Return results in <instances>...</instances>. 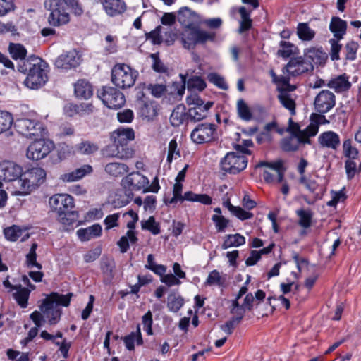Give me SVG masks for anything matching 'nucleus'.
<instances>
[{"mask_svg": "<svg viewBox=\"0 0 361 361\" xmlns=\"http://www.w3.org/2000/svg\"><path fill=\"white\" fill-rule=\"evenodd\" d=\"M73 295V294L72 293H68L66 295L60 294L56 292L51 293V296L54 298L56 307L58 305H61L63 307L69 306Z\"/></svg>", "mask_w": 361, "mask_h": 361, "instance_id": "51", "label": "nucleus"}, {"mask_svg": "<svg viewBox=\"0 0 361 361\" xmlns=\"http://www.w3.org/2000/svg\"><path fill=\"white\" fill-rule=\"evenodd\" d=\"M212 220L215 224L217 232H224L226 228L229 226L230 221L222 215L214 214Z\"/></svg>", "mask_w": 361, "mask_h": 361, "instance_id": "52", "label": "nucleus"}, {"mask_svg": "<svg viewBox=\"0 0 361 361\" xmlns=\"http://www.w3.org/2000/svg\"><path fill=\"white\" fill-rule=\"evenodd\" d=\"M188 115L186 106L183 104L177 105L171 114V124L174 127H178L185 121L188 122L189 118Z\"/></svg>", "mask_w": 361, "mask_h": 361, "instance_id": "25", "label": "nucleus"}, {"mask_svg": "<svg viewBox=\"0 0 361 361\" xmlns=\"http://www.w3.org/2000/svg\"><path fill=\"white\" fill-rule=\"evenodd\" d=\"M247 163L248 159L245 155L229 152L220 160L219 167L224 173L237 175L246 169Z\"/></svg>", "mask_w": 361, "mask_h": 361, "instance_id": "5", "label": "nucleus"}, {"mask_svg": "<svg viewBox=\"0 0 361 361\" xmlns=\"http://www.w3.org/2000/svg\"><path fill=\"white\" fill-rule=\"evenodd\" d=\"M327 87L334 89L336 93L348 91L352 85L349 81V77L346 73L338 75L335 78H332L327 83Z\"/></svg>", "mask_w": 361, "mask_h": 361, "instance_id": "21", "label": "nucleus"}, {"mask_svg": "<svg viewBox=\"0 0 361 361\" xmlns=\"http://www.w3.org/2000/svg\"><path fill=\"white\" fill-rule=\"evenodd\" d=\"M97 97L109 109H118L126 103L124 94L113 87H103L97 91Z\"/></svg>", "mask_w": 361, "mask_h": 361, "instance_id": "7", "label": "nucleus"}, {"mask_svg": "<svg viewBox=\"0 0 361 361\" xmlns=\"http://www.w3.org/2000/svg\"><path fill=\"white\" fill-rule=\"evenodd\" d=\"M23 175L27 176L28 182L35 189L42 184L46 179V171L40 167H33L27 170Z\"/></svg>", "mask_w": 361, "mask_h": 361, "instance_id": "23", "label": "nucleus"}, {"mask_svg": "<svg viewBox=\"0 0 361 361\" xmlns=\"http://www.w3.org/2000/svg\"><path fill=\"white\" fill-rule=\"evenodd\" d=\"M39 307L40 310L47 316V317H49L50 310L57 307L54 298L51 296V293L43 300Z\"/></svg>", "mask_w": 361, "mask_h": 361, "instance_id": "58", "label": "nucleus"}, {"mask_svg": "<svg viewBox=\"0 0 361 361\" xmlns=\"http://www.w3.org/2000/svg\"><path fill=\"white\" fill-rule=\"evenodd\" d=\"M8 51L11 58L14 60L21 61L27 55V50L25 47L18 43L11 42L8 45Z\"/></svg>", "mask_w": 361, "mask_h": 361, "instance_id": "39", "label": "nucleus"}, {"mask_svg": "<svg viewBox=\"0 0 361 361\" xmlns=\"http://www.w3.org/2000/svg\"><path fill=\"white\" fill-rule=\"evenodd\" d=\"M343 154L348 159H357L359 156V151L356 147L352 146V140L346 139L343 143Z\"/></svg>", "mask_w": 361, "mask_h": 361, "instance_id": "48", "label": "nucleus"}, {"mask_svg": "<svg viewBox=\"0 0 361 361\" xmlns=\"http://www.w3.org/2000/svg\"><path fill=\"white\" fill-rule=\"evenodd\" d=\"M347 22L338 16H333L329 25L330 31L334 33L335 39H342L346 33Z\"/></svg>", "mask_w": 361, "mask_h": 361, "instance_id": "27", "label": "nucleus"}, {"mask_svg": "<svg viewBox=\"0 0 361 361\" xmlns=\"http://www.w3.org/2000/svg\"><path fill=\"white\" fill-rule=\"evenodd\" d=\"M4 233L7 240L15 242L22 235V230L19 226L13 225L11 227L6 228L4 230Z\"/></svg>", "mask_w": 361, "mask_h": 361, "instance_id": "53", "label": "nucleus"}, {"mask_svg": "<svg viewBox=\"0 0 361 361\" xmlns=\"http://www.w3.org/2000/svg\"><path fill=\"white\" fill-rule=\"evenodd\" d=\"M214 105L213 102H207L204 106H194L189 108L188 116L189 121L196 123L205 119L207 117L209 109Z\"/></svg>", "mask_w": 361, "mask_h": 361, "instance_id": "19", "label": "nucleus"}, {"mask_svg": "<svg viewBox=\"0 0 361 361\" xmlns=\"http://www.w3.org/2000/svg\"><path fill=\"white\" fill-rule=\"evenodd\" d=\"M149 183L148 178L139 171H133L123 178L121 185L128 197L133 196V191H139Z\"/></svg>", "mask_w": 361, "mask_h": 361, "instance_id": "8", "label": "nucleus"}, {"mask_svg": "<svg viewBox=\"0 0 361 361\" xmlns=\"http://www.w3.org/2000/svg\"><path fill=\"white\" fill-rule=\"evenodd\" d=\"M101 254H102V247L100 246H97L94 249L89 250L84 255V256H83L84 261L86 263L92 262L95 261L97 259H98L99 257L101 255Z\"/></svg>", "mask_w": 361, "mask_h": 361, "instance_id": "64", "label": "nucleus"}, {"mask_svg": "<svg viewBox=\"0 0 361 361\" xmlns=\"http://www.w3.org/2000/svg\"><path fill=\"white\" fill-rule=\"evenodd\" d=\"M298 142V137H293L288 135L282 138L280 141V147L284 152H297L299 148V142Z\"/></svg>", "mask_w": 361, "mask_h": 361, "instance_id": "34", "label": "nucleus"}, {"mask_svg": "<svg viewBox=\"0 0 361 361\" xmlns=\"http://www.w3.org/2000/svg\"><path fill=\"white\" fill-rule=\"evenodd\" d=\"M102 231V226L99 224H95L85 228H80L77 231V235L81 241H87L91 238L99 237Z\"/></svg>", "mask_w": 361, "mask_h": 361, "instance_id": "28", "label": "nucleus"}, {"mask_svg": "<svg viewBox=\"0 0 361 361\" xmlns=\"http://www.w3.org/2000/svg\"><path fill=\"white\" fill-rule=\"evenodd\" d=\"M298 183L304 185L307 190L314 194L316 200L322 199L326 192L325 187L319 185L315 180L308 179L307 176H300Z\"/></svg>", "mask_w": 361, "mask_h": 361, "instance_id": "18", "label": "nucleus"}, {"mask_svg": "<svg viewBox=\"0 0 361 361\" xmlns=\"http://www.w3.org/2000/svg\"><path fill=\"white\" fill-rule=\"evenodd\" d=\"M341 39H331L329 43L331 44L330 56L332 61H338L340 59L339 52L342 48V44L339 43Z\"/></svg>", "mask_w": 361, "mask_h": 361, "instance_id": "57", "label": "nucleus"}, {"mask_svg": "<svg viewBox=\"0 0 361 361\" xmlns=\"http://www.w3.org/2000/svg\"><path fill=\"white\" fill-rule=\"evenodd\" d=\"M14 127L18 133L30 139L42 136L43 130L42 124L39 121L26 118H18L14 123Z\"/></svg>", "mask_w": 361, "mask_h": 361, "instance_id": "9", "label": "nucleus"}, {"mask_svg": "<svg viewBox=\"0 0 361 361\" xmlns=\"http://www.w3.org/2000/svg\"><path fill=\"white\" fill-rule=\"evenodd\" d=\"M196 44H204L207 41L213 42L215 39L216 35L214 32H207L206 31L202 30L199 28L198 32L196 35Z\"/></svg>", "mask_w": 361, "mask_h": 361, "instance_id": "61", "label": "nucleus"}, {"mask_svg": "<svg viewBox=\"0 0 361 361\" xmlns=\"http://www.w3.org/2000/svg\"><path fill=\"white\" fill-rule=\"evenodd\" d=\"M75 97L80 99H88L93 95V87L85 79L78 80L74 85Z\"/></svg>", "mask_w": 361, "mask_h": 361, "instance_id": "20", "label": "nucleus"}, {"mask_svg": "<svg viewBox=\"0 0 361 361\" xmlns=\"http://www.w3.org/2000/svg\"><path fill=\"white\" fill-rule=\"evenodd\" d=\"M297 35L302 41H310L315 36V32L312 30L307 23H300L297 27Z\"/></svg>", "mask_w": 361, "mask_h": 361, "instance_id": "40", "label": "nucleus"}, {"mask_svg": "<svg viewBox=\"0 0 361 361\" xmlns=\"http://www.w3.org/2000/svg\"><path fill=\"white\" fill-rule=\"evenodd\" d=\"M137 71L126 63H116L111 69V82L121 89L130 88L134 85L138 77Z\"/></svg>", "mask_w": 361, "mask_h": 361, "instance_id": "4", "label": "nucleus"}, {"mask_svg": "<svg viewBox=\"0 0 361 361\" xmlns=\"http://www.w3.org/2000/svg\"><path fill=\"white\" fill-rule=\"evenodd\" d=\"M141 228L142 230L149 231L153 235H158L161 233L160 224L156 221L154 216H149L147 220H142Z\"/></svg>", "mask_w": 361, "mask_h": 361, "instance_id": "43", "label": "nucleus"}, {"mask_svg": "<svg viewBox=\"0 0 361 361\" xmlns=\"http://www.w3.org/2000/svg\"><path fill=\"white\" fill-rule=\"evenodd\" d=\"M32 142L27 149V157L32 160H39L47 156L54 147L52 141L46 139L34 137Z\"/></svg>", "mask_w": 361, "mask_h": 361, "instance_id": "10", "label": "nucleus"}, {"mask_svg": "<svg viewBox=\"0 0 361 361\" xmlns=\"http://www.w3.org/2000/svg\"><path fill=\"white\" fill-rule=\"evenodd\" d=\"M237 111L238 116L244 121H248L252 118V113L246 102L240 99L237 102Z\"/></svg>", "mask_w": 361, "mask_h": 361, "instance_id": "45", "label": "nucleus"}, {"mask_svg": "<svg viewBox=\"0 0 361 361\" xmlns=\"http://www.w3.org/2000/svg\"><path fill=\"white\" fill-rule=\"evenodd\" d=\"M186 28L188 29V31H185L182 37L183 46L188 49H194L196 45V35L198 32L199 27L195 25Z\"/></svg>", "mask_w": 361, "mask_h": 361, "instance_id": "31", "label": "nucleus"}, {"mask_svg": "<svg viewBox=\"0 0 361 361\" xmlns=\"http://www.w3.org/2000/svg\"><path fill=\"white\" fill-rule=\"evenodd\" d=\"M149 57L152 59V68L154 71L158 73H164L168 77L170 76L169 69L160 59L159 53L151 54Z\"/></svg>", "mask_w": 361, "mask_h": 361, "instance_id": "36", "label": "nucleus"}, {"mask_svg": "<svg viewBox=\"0 0 361 361\" xmlns=\"http://www.w3.org/2000/svg\"><path fill=\"white\" fill-rule=\"evenodd\" d=\"M98 149V145L90 141H82L75 145V150L81 154H92L97 152Z\"/></svg>", "mask_w": 361, "mask_h": 361, "instance_id": "44", "label": "nucleus"}, {"mask_svg": "<svg viewBox=\"0 0 361 361\" xmlns=\"http://www.w3.org/2000/svg\"><path fill=\"white\" fill-rule=\"evenodd\" d=\"M115 133L121 139L128 141L135 139V132L132 128H119L115 131Z\"/></svg>", "mask_w": 361, "mask_h": 361, "instance_id": "62", "label": "nucleus"}, {"mask_svg": "<svg viewBox=\"0 0 361 361\" xmlns=\"http://www.w3.org/2000/svg\"><path fill=\"white\" fill-rule=\"evenodd\" d=\"M71 8L75 15L80 16L83 13L82 7L77 0H51L49 10L48 23L51 26L59 27L70 21L68 9Z\"/></svg>", "mask_w": 361, "mask_h": 361, "instance_id": "3", "label": "nucleus"}, {"mask_svg": "<svg viewBox=\"0 0 361 361\" xmlns=\"http://www.w3.org/2000/svg\"><path fill=\"white\" fill-rule=\"evenodd\" d=\"M128 166L123 163H109L105 166V171L114 177H119L128 172Z\"/></svg>", "mask_w": 361, "mask_h": 361, "instance_id": "33", "label": "nucleus"}, {"mask_svg": "<svg viewBox=\"0 0 361 361\" xmlns=\"http://www.w3.org/2000/svg\"><path fill=\"white\" fill-rule=\"evenodd\" d=\"M164 82L165 84L167 83L166 80H164ZM185 90L184 85L178 81H173L171 83L166 85V94L172 97L179 96L181 97L184 94Z\"/></svg>", "mask_w": 361, "mask_h": 361, "instance_id": "46", "label": "nucleus"}, {"mask_svg": "<svg viewBox=\"0 0 361 361\" xmlns=\"http://www.w3.org/2000/svg\"><path fill=\"white\" fill-rule=\"evenodd\" d=\"M336 104V96L328 90H323L315 97L314 106L319 114L329 112Z\"/></svg>", "mask_w": 361, "mask_h": 361, "instance_id": "13", "label": "nucleus"}, {"mask_svg": "<svg viewBox=\"0 0 361 361\" xmlns=\"http://www.w3.org/2000/svg\"><path fill=\"white\" fill-rule=\"evenodd\" d=\"M82 61V56L76 49L66 51L57 57L54 65L59 69L69 70L78 67Z\"/></svg>", "mask_w": 361, "mask_h": 361, "instance_id": "12", "label": "nucleus"}, {"mask_svg": "<svg viewBox=\"0 0 361 361\" xmlns=\"http://www.w3.org/2000/svg\"><path fill=\"white\" fill-rule=\"evenodd\" d=\"M327 59L328 55L322 47L307 48L304 51V57L291 58L283 68V72H286L293 77L298 76L305 73L312 72L314 64L324 66Z\"/></svg>", "mask_w": 361, "mask_h": 361, "instance_id": "1", "label": "nucleus"}, {"mask_svg": "<svg viewBox=\"0 0 361 361\" xmlns=\"http://www.w3.org/2000/svg\"><path fill=\"white\" fill-rule=\"evenodd\" d=\"M116 262L112 257L103 255L100 260V269L104 276V280L111 281L114 277Z\"/></svg>", "mask_w": 361, "mask_h": 361, "instance_id": "26", "label": "nucleus"}, {"mask_svg": "<svg viewBox=\"0 0 361 361\" xmlns=\"http://www.w3.org/2000/svg\"><path fill=\"white\" fill-rule=\"evenodd\" d=\"M318 142L323 147L337 149L340 145V137L339 135L334 131H326L319 135Z\"/></svg>", "mask_w": 361, "mask_h": 361, "instance_id": "22", "label": "nucleus"}, {"mask_svg": "<svg viewBox=\"0 0 361 361\" xmlns=\"http://www.w3.org/2000/svg\"><path fill=\"white\" fill-rule=\"evenodd\" d=\"M277 98L281 105L286 109L289 110L291 116L295 115L296 103L295 101L291 97L290 94L279 93V94L277 96Z\"/></svg>", "mask_w": 361, "mask_h": 361, "instance_id": "42", "label": "nucleus"}, {"mask_svg": "<svg viewBox=\"0 0 361 361\" xmlns=\"http://www.w3.org/2000/svg\"><path fill=\"white\" fill-rule=\"evenodd\" d=\"M207 80L221 90H227L228 89V85L225 82L224 78L216 73H209Z\"/></svg>", "mask_w": 361, "mask_h": 361, "instance_id": "54", "label": "nucleus"}, {"mask_svg": "<svg viewBox=\"0 0 361 361\" xmlns=\"http://www.w3.org/2000/svg\"><path fill=\"white\" fill-rule=\"evenodd\" d=\"M14 290H16V292L13 293V298L15 299L17 304L21 308H26L28 305V300L31 290H30L28 288L23 287L20 284H18Z\"/></svg>", "mask_w": 361, "mask_h": 361, "instance_id": "29", "label": "nucleus"}, {"mask_svg": "<svg viewBox=\"0 0 361 361\" xmlns=\"http://www.w3.org/2000/svg\"><path fill=\"white\" fill-rule=\"evenodd\" d=\"M109 149L111 152V155L121 159H127L133 156L134 150L129 147L128 145H111L109 147Z\"/></svg>", "mask_w": 361, "mask_h": 361, "instance_id": "30", "label": "nucleus"}, {"mask_svg": "<svg viewBox=\"0 0 361 361\" xmlns=\"http://www.w3.org/2000/svg\"><path fill=\"white\" fill-rule=\"evenodd\" d=\"M100 3L106 13L110 17L121 15L127 9L123 0H102Z\"/></svg>", "mask_w": 361, "mask_h": 361, "instance_id": "15", "label": "nucleus"}, {"mask_svg": "<svg viewBox=\"0 0 361 361\" xmlns=\"http://www.w3.org/2000/svg\"><path fill=\"white\" fill-rule=\"evenodd\" d=\"M44 63V61L39 56L34 54L30 55L27 58H24L18 63L17 66L18 71L27 75L32 71L39 65Z\"/></svg>", "mask_w": 361, "mask_h": 361, "instance_id": "17", "label": "nucleus"}, {"mask_svg": "<svg viewBox=\"0 0 361 361\" xmlns=\"http://www.w3.org/2000/svg\"><path fill=\"white\" fill-rule=\"evenodd\" d=\"M49 205L52 211L56 213L58 221L64 225H72L77 221L78 212L73 210L74 199L68 194H55L49 198Z\"/></svg>", "mask_w": 361, "mask_h": 361, "instance_id": "2", "label": "nucleus"}, {"mask_svg": "<svg viewBox=\"0 0 361 361\" xmlns=\"http://www.w3.org/2000/svg\"><path fill=\"white\" fill-rule=\"evenodd\" d=\"M18 186L19 190L16 192L17 195H25L30 193L35 188H32L31 183L28 182L27 176H22L15 180Z\"/></svg>", "mask_w": 361, "mask_h": 361, "instance_id": "50", "label": "nucleus"}, {"mask_svg": "<svg viewBox=\"0 0 361 361\" xmlns=\"http://www.w3.org/2000/svg\"><path fill=\"white\" fill-rule=\"evenodd\" d=\"M299 217L298 224L304 228H308L312 225L313 212L310 209H300L296 211Z\"/></svg>", "mask_w": 361, "mask_h": 361, "instance_id": "37", "label": "nucleus"}, {"mask_svg": "<svg viewBox=\"0 0 361 361\" xmlns=\"http://www.w3.org/2000/svg\"><path fill=\"white\" fill-rule=\"evenodd\" d=\"M177 18L178 22L185 27L195 25L199 21L198 14L187 6L180 8Z\"/></svg>", "mask_w": 361, "mask_h": 361, "instance_id": "16", "label": "nucleus"}, {"mask_svg": "<svg viewBox=\"0 0 361 361\" xmlns=\"http://www.w3.org/2000/svg\"><path fill=\"white\" fill-rule=\"evenodd\" d=\"M206 87L207 83L201 76L192 75L187 81L188 91L197 90L202 92Z\"/></svg>", "mask_w": 361, "mask_h": 361, "instance_id": "41", "label": "nucleus"}, {"mask_svg": "<svg viewBox=\"0 0 361 361\" xmlns=\"http://www.w3.org/2000/svg\"><path fill=\"white\" fill-rule=\"evenodd\" d=\"M13 123V118L11 113L0 110V134L9 130Z\"/></svg>", "mask_w": 361, "mask_h": 361, "instance_id": "47", "label": "nucleus"}, {"mask_svg": "<svg viewBox=\"0 0 361 361\" xmlns=\"http://www.w3.org/2000/svg\"><path fill=\"white\" fill-rule=\"evenodd\" d=\"M142 323L144 326V329L146 331L147 335H153V316L152 313L150 310H148L142 317Z\"/></svg>", "mask_w": 361, "mask_h": 361, "instance_id": "59", "label": "nucleus"}, {"mask_svg": "<svg viewBox=\"0 0 361 361\" xmlns=\"http://www.w3.org/2000/svg\"><path fill=\"white\" fill-rule=\"evenodd\" d=\"M245 243V238L241 234H228L224 238L221 247L226 250L231 247H239Z\"/></svg>", "mask_w": 361, "mask_h": 361, "instance_id": "32", "label": "nucleus"}, {"mask_svg": "<svg viewBox=\"0 0 361 361\" xmlns=\"http://www.w3.org/2000/svg\"><path fill=\"white\" fill-rule=\"evenodd\" d=\"M226 279L220 276L219 272L214 269L212 271L204 283L205 286H224Z\"/></svg>", "mask_w": 361, "mask_h": 361, "instance_id": "49", "label": "nucleus"}, {"mask_svg": "<svg viewBox=\"0 0 361 361\" xmlns=\"http://www.w3.org/2000/svg\"><path fill=\"white\" fill-rule=\"evenodd\" d=\"M167 299V307L171 312H178L184 305L183 298L180 295H177L174 291L169 294Z\"/></svg>", "mask_w": 361, "mask_h": 361, "instance_id": "35", "label": "nucleus"}, {"mask_svg": "<svg viewBox=\"0 0 361 361\" xmlns=\"http://www.w3.org/2000/svg\"><path fill=\"white\" fill-rule=\"evenodd\" d=\"M217 126L214 123H200L190 133L191 140L197 145H202L216 141L217 137Z\"/></svg>", "mask_w": 361, "mask_h": 361, "instance_id": "6", "label": "nucleus"}, {"mask_svg": "<svg viewBox=\"0 0 361 361\" xmlns=\"http://www.w3.org/2000/svg\"><path fill=\"white\" fill-rule=\"evenodd\" d=\"M92 171V167L90 165L85 164L71 172L61 175V179L64 182L77 181L82 178L86 175L91 173Z\"/></svg>", "mask_w": 361, "mask_h": 361, "instance_id": "24", "label": "nucleus"}, {"mask_svg": "<svg viewBox=\"0 0 361 361\" xmlns=\"http://www.w3.org/2000/svg\"><path fill=\"white\" fill-rule=\"evenodd\" d=\"M346 49L345 59L350 61H354L356 59L357 51L359 48L358 42L355 41H350L345 44Z\"/></svg>", "mask_w": 361, "mask_h": 361, "instance_id": "60", "label": "nucleus"}, {"mask_svg": "<svg viewBox=\"0 0 361 361\" xmlns=\"http://www.w3.org/2000/svg\"><path fill=\"white\" fill-rule=\"evenodd\" d=\"M279 45L282 49H279L277 51V56L286 59L289 58L292 54H294L293 50V48L294 47L293 44L289 42L281 41Z\"/></svg>", "mask_w": 361, "mask_h": 361, "instance_id": "55", "label": "nucleus"}, {"mask_svg": "<svg viewBox=\"0 0 361 361\" xmlns=\"http://www.w3.org/2000/svg\"><path fill=\"white\" fill-rule=\"evenodd\" d=\"M161 27L159 25L151 32L146 33V38L151 39L153 44H160L162 41V37L161 35Z\"/></svg>", "mask_w": 361, "mask_h": 361, "instance_id": "63", "label": "nucleus"}, {"mask_svg": "<svg viewBox=\"0 0 361 361\" xmlns=\"http://www.w3.org/2000/svg\"><path fill=\"white\" fill-rule=\"evenodd\" d=\"M23 169L20 166L11 161L0 163V178L6 182L15 181L23 176Z\"/></svg>", "mask_w": 361, "mask_h": 361, "instance_id": "14", "label": "nucleus"}, {"mask_svg": "<svg viewBox=\"0 0 361 361\" xmlns=\"http://www.w3.org/2000/svg\"><path fill=\"white\" fill-rule=\"evenodd\" d=\"M46 66L47 63L44 61L42 65L28 73L24 81L25 85L32 90H37L44 86L48 80L47 72L44 68Z\"/></svg>", "mask_w": 361, "mask_h": 361, "instance_id": "11", "label": "nucleus"}, {"mask_svg": "<svg viewBox=\"0 0 361 361\" xmlns=\"http://www.w3.org/2000/svg\"><path fill=\"white\" fill-rule=\"evenodd\" d=\"M229 211L242 221L250 219L253 217L252 213L245 211L240 207L231 205Z\"/></svg>", "mask_w": 361, "mask_h": 361, "instance_id": "56", "label": "nucleus"}, {"mask_svg": "<svg viewBox=\"0 0 361 361\" xmlns=\"http://www.w3.org/2000/svg\"><path fill=\"white\" fill-rule=\"evenodd\" d=\"M137 107L140 116L147 118L148 121L152 120L157 115V110L152 106L149 100L145 102L141 101Z\"/></svg>", "mask_w": 361, "mask_h": 361, "instance_id": "38", "label": "nucleus"}]
</instances>
